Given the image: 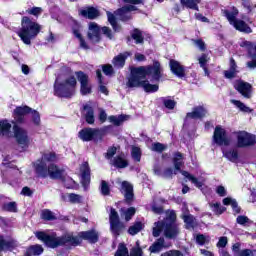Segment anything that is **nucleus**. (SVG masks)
<instances>
[{"mask_svg": "<svg viewBox=\"0 0 256 256\" xmlns=\"http://www.w3.org/2000/svg\"><path fill=\"white\" fill-rule=\"evenodd\" d=\"M150 75L153 81H159L163 77V68L161 63L154 62L152 66L135 68L131 72V76L126 83L127 87H143L146 93H155L159 91V85L151 84L145 80Z\"/></svg>", "mask_w": 256, "mask_h": 256, "instance_id": "f257e3e1", "label": "nucleus"}, {"mask_svg": "<svg viewBox=\"0 0 256 256\" xmlns=\"http://www.w3.org/2000/svg\"><path fill=\"white\" fill-rule=\"evenodd\" d=\"M177 214L174 211H170L166 218L162 221L154 223L152 229L153 237H159L163 233L166 239H177L181 230L179 229V224H177Z\"/></svg>", "mask_w": 256, "mask_h": 256, "instance_id": "f03ea898", "label": "nucleus"}, {"mask_svg": "<svg viewBox=\"0 0 256 256\" xmlns=\"http://www.w3.org/2000/svg\"><path fill=\"white\" fill-rule=\"evenodd\" d=\"M35 236L39 241H42V243H45L47 247H51L52 249L61 245H79V238L71 234L57 237V234L48 235L45 232H36Z\"/></svg>", "mask_w": 256, "mask_h": 256, "instance_id": "7ed1b4c3", "label": "nucleus"}, {"mask_svg": "<svg viewBox=\"0 0 256 256\" xmlns=\"http://www.w3.org/2000/svg\"><path fill=\"white\" fill-rule=\"evenodd\" d=\"M41 25L29 19V17H22L21 29L18 32V37L25 45H31V40L35 39L41 33Z\"/></svg>", "mask_w": 256, "mask_h": 256, "instance_id": "20e7f679", "label": "nucleus"}, {"mask_svg": "<svg viewBox=\"0 0 256 256\" xmlns=\"http://www.w3.org/2000/svg\"><path fill=\"white\" fill-rule=\"evenodd\" d=\"M34 169L38 177H50V179H65V169L60 168L55 164H50L47 166V163L35 162Z\"/></svg>", "mask_w": 256, "mask_h": 256, "instance_id": "39448f33", "label": "nucleus"}, {"mask_svg": "<svg viewBox=\"0 0 256 256\" xmlns=\"http://www.w3.org/2000/svg\"><path fill=\"white\" fill-rule=\"evenodd\" d=\"M77 92V79L70 77L64 82H61V78L57 77L54 83V95L56 97H73Z\"/></svg>", "mask_w": 256, "mask_h": 256, "instance_id": "423d86ee", "label": "nucleus"}, {"mask_svg": "<svg viewBox=\"0 0 256 256\" xmlns=\"http://www.w3.org/2000/svg\"><path fill=\"white\" fill-rule=\"evenodd\" d=\"M173 164H174V175H177V172L180 171L181 174L186 177L191 183H193L196 187H203V183H201L195 176L189 174L187 171H181V167H183V154L181 152H176L174 154L173 158Z\"/></svg>", "mask_w": 256, "mask_h": 256, "instance_id": "0eeeda50", "label": "nucleus"}, {"mask_svg": "<svg viewBox=\"0 0 256 256\" xmlns=\"http://www.w3.org/2000/svg\"><path fill=\"white\" fill-rule=\"evenodd\" d=\"M82 141H101L103 132L97 128H84L78 134Z\"/></svg>", "mask_w": 256, "mask_h": 256, "instance_id": "6e6552de", "label": "nucleus"}, {"mask_svg": "<svg viewBox=\"0 0 256 256\" xmlns=\"http://www.w3.org/2000/svg\"><path fill=\"white\" fill-rule=\"evenodd\" d=\"M13 131L17 143L22 147H29V144L31 143V138H29V132H27L25 128L20 127L17 124L13 126Z\"/></svg>", "mask_w": 256, "mask_h": 256, "instance_id": "1a4fd4ad", "label": "nucleus"}, {"mask_svg": "<svg viewBox=\"0 0 256 256\" xmlns=\"http://www.w3.org/2000/svg\"><path fill=\"white\" fill-rule=\"evenodd\" d=\"M237 145L240 148L253 147L256 144V136L249 132L240 131L236 133Z\"/></svg>", "mask_w": 256, "mask_h": 256, "instance_id": "9d476101", "label": "nucleus"}, {"mask_svg": "<svg viewBox=\"0 0 256 256\" xmlns=\"http://www.w3.org/2000/svg\"><path fill=\"white\" fill-rule=\"evenodd\" d=\"M213 141L216 145L229 147L231 145V138L227 137V131L221 126H216L213 134Z\"/></svg>", "mask_w": 256, "mask_h": 256, "instance_id": "9b49d317", "label": "nucleus"}, {"mask_svg": "<svg viewBox=\"0 0 256 256\" xmlns=\"http://www.w3.org/2000/svg\"><path fill=\"white\" fill-rule=\"evenodd\" d=\"M76 77L81 84V86H80L81 95H83V96L91 95V93H93V86H91L89 84V76H87V74L79 71V72H76Z\"/></svg>", "mask_w": 256, "mask_h": 256, "instance_id": "f8f14e48", "label": "nucleus"}, {"mask_svg": "<svg viewBox=\"0 0 256 256\" xmlns=\"http://www.w3.org/2000/svg\"><path fill=\"white\" fill-rule=\"evenodd\" d=\"M234 88L242 97H245V99H251L253 86H251L250 83L245 82L243 80H236L234 82Z\"/></svg>", "mask_w": 256, "mask_h": 256, "instance_id": "ddd939ff", "label": "nucleus"}, {"mask_svg": "<svg viewBox=\"0 0 256 256\" xmlns=\"http://www.w3.org/2000/svg\"><path fill=\"white\" fill-rule=\"evenodd\" d=\"M132 11H137V7L135 5H126L116 10L114 15H116L120 21H131V19H133L131 15Z\"/></svg>", "mask_w": 256, "mask_h": 256, "instance_id": "4468645a", "label": "nucleus"}, {"mask_svg": "<svg viewBox=\"0 0 256 256\" xmlns=\"http://www.w3.org/2000/svg\"><path fill=\"white\" fill-rule=\"evenodd\" d=\"M88 39L91 43H99L101 41V28L95 22H90L88 27Z\"/></svg>", "mask_w": 256, "mask_h": 256, "instance_id": "2eb2a0df", "label": "nucleus"}, {"mask_svg": "<svg viewBox=\"0 0 256 256\" xmlns=\"http://www.w3.org/2000/svg\"><path fill=\"white\" fill-rule=\"evenodd\" d=\"M32 109L29 106H19L13 112L15 123H25V116L31 113Z\"/></svg>", "mask_w": 256, "mask_h": 256, "instance_id": "dca6fc26", "label": "nucleus"}, {"mask_svg": "<svg viewBox=\"0 0 256 256\" xmlns=\"http://www.w3.org/2000/svg\"><path fill=\"white\" fill-rule=\"evenodd\" d=\"M82 115L84 116L86 123L89 125H93V123H95V111L93 110L92 102H88L83 105Z\"/></svg>", "mask_w": 256, "mask_h": 256, "instance_id": "f3484780", "label": "nucleus"}, {"mask_svg": "<svg viewBox=\"0 0 256 256\" xmlns=\"http://www.w3.org/2000/svg\"><path fill=\"white\" fill-rule=\"evenodd\" d=\"M82 185L84 189H88L91 183V168H89V163L84 162L80 167Z\"/></svg>", "mask_w": 256, "mask_h": 256, "instance_id": "a211bd4d", "label": "nucleus"}, {"mask_svg": "<svg viewBox=\"0 0 256 256\" xmlns=\"http://www.w3.org/2000/svg\"><path fill=\"white\" fill-rule=\"evenodd\" d=\"M240 47H245L249 50L250 53L254 54L252 61L247 62L248 69H256V44L251 43L250 41L244 40L240 43Z\"/></svg>", "mask_w": 256, "mask_h": 256, "instance_id": "6ab92c4d", "label": "nucleus"}, {"mask_svg": "<svg viewBox=\"0 0 256 256\" xmlns=\"http://www.w3.org/2000/svg\"><path fill=\"white\" fill-rule=\"evenodd\" d=\"M207 115V109L203 106H196L192 109V112L186 114L185 121L188 119H203Z\"/></svg>", "mask_w": 256, "mask_h": 256, "instance_id": "aec40b11", "label": "nucleus"}, {"mask_svg": "<svg viewBox=\"0 0 256 256\" xmlns=\"http://www.w3.org/2000/svg\"><path fill=\"white\" fill-rule=\"evenodd\" d=\"M182 211V219L186 224V228L194 229L197 226V219H195L193 215L189 214V210L187 209V207L184 206Z\"/></svg>", "mask_w": 256, "mask_h": 256, "instance_id": "412c9836", "label": "nucleus"}, {"mask_svg": "<svg viewBox=\"0 0 256 256\" xmlns=\"http://www.w3.org/2000/svg\"><path fill=\"white\" fill-rule=\"evenodd\" d=\"M170 71L176 75V77H179L182 79V77H185V67L179 63V61L176 60H170Z\"/></svg>", "mask_w": 256, "mask_h": 256, "instance_id": "4be33fe9", "label": "nucleus"}, {"mask_svg": "<svg viewBox=\"0 0 256 256\" xmlns=\"http://www.w3.org/2000/svg\"><path fill=\"white\" fill-rule=\"evenodd\" d=\"M17 245V241L14 239H5V237L0 236V251H13Z\"/></svg>", "mask_w": 256, "mask_h": 256, "instance_id": "5701e85b", "label": "nucleus"}, {"mask_svg": "<svg viewBox=\"0 0 256 256\" xmlns=\"http://www.w3.org/2000/svg\"><path fill=\"white\" fill-rule=\"evenodd\" d=\"M133 53L131 52H123L117 55L116 57L113 58L112 63L114 67L117 69H121L122 67H125V61H127L128 57H131Z\"/></svg>", "mask_w": 256, "mask_h": 256, "instance_id": "b1692460", "label": "nucleus"}, {"mask_svg": "<svg viewBox=\"0 0 256 256\" xmlns=\"http://www.w3.org/2000/svg\"><path fill=\"white\" fill-rule=\"evenodd\" d=\"M237 73H239L237 62H235V59L230 58L229 69L224 71V77L226 79H235Z\"/></svg>", "mask_w": 256, "mask_h": 256, "instance_id": "393cba45", "label": "nucleus"}, {"mask_svg": "<svg viewBox=\"0 0 256 256\" xmlns=\"http://www.w3.org/2000/svg\"><path fill=\"white\" fill-rule=\"evenodd\" d=\"M110 165L116 167V169H125L129 167V161L125 159V155H118L110 160Z\"/></svg>", "mask_w": 256, "mask_h": 256, "instance_id": "a878e982", "label": "nucleus"}, {"mask_svg": "<svg viewBox=\"0 0 256 256\" xmlns=\"http://www.w3.org/2000/svg\"><path fill=\"white\" fill-rule=\"evenodd\" d=\"M79 237L89 241V243H97L99 241V232L95 230L84 231L79 233Z\"/></svg>", "mask_w": 256, "mask_h": 256, "instance_id": "bb28decb", "label": "nucleus"}, {"mask_svg": "<svg viewBox=\"0 0 256 256\" xmlns=\"http://www.w3.org/2000/svg\"><path fill=\"white\" fill-rule=\"evenodd\" d=\"M79 15H82L86 19H97L99 17V10L94 7H87L79 10Z\"/></svg>", "mask_w": 256, "mask_h": 256, "instance_id": "cd10ccee", "label": "nucleus"}, {"mask_svg": "<svg viewBox=\"0 0 256 256\" xmlns=\"http://www.w3.org/2000/svg\"><path fill=\"white\" fill-rule=\"evenodd\" d=\"M224 17L229 21L230 25H233L237 20V16L239 15V10L236 7H232L230 9L222 10Z\"/></svg>", "mask_w": 256, "mask_h": 256, "instance_id": "c85d7f7f", "label": "nucleus"}, {"mask_svg": "<svg viewBox=\"0 0 256 256\" xmlns=\"http://www.w3.org/2000/svg\"><path fill=\"white\" fill-rule=\"evenodd\" d=\"M122 191H124V197L128 203L133 201V185L129 184V182H122Z\"/></svg>", "mask_w": 256, "mask_h": 256, "instance_id": "c756f323", "label": "nucleus"}, {"mask_svg": "<svg viewBox=\"0 0 256 256\" xmlns=\"http://www.w3.org/2000/svg\"><path fill=\"white\" fill-rule=\"evenodd\" d=\"M55 161H59V156L55 152H48L44 153L36 163H55Z\"/></svg>", "mask_w": 256, "mask_h": 256, "instance_id": "7c9ffc66", "label": "nucleus"}, {"mask_svg": "<svg viewBox=\"0 0 256 256\" xmlns=\"http://www.w3.org/2000/svg\"><path fill=\"white\" fill-rule=\"evenodd\" d=\"M232 251L234 256H253V251L249 249H244L241 251V243H235L232 246Z\"/></svg>", "mask_w": 256, "mask_h": 256, "instance_id": "2f4dec72", "label": "nucleus"}, {"mask_svg": "<svg viewBox=\"0 0 256 256\" xmlns=\"http://www.w3.org/2000/svg\"><path fill=\"white\" fill-rule=\"evenodd\" d=\"M165 247V238H158L150 247V253H160Z\"/></svg>", "mask_w": 256, "mask_h": 256, "instance_id": "473e14b6", "label": "nucleus"}, {"mask_svg": "<svg viewBox=\"0 0 256 256\" xmlns=\"http://www.w3.org/2000/svg\"><path fill=\"white\" fill-rule=\"evenodd\" d=\"M11 135V123L8 120L0 121V136L10 137Z\"/></svg>", "mask_w": 256, "mask_h": 256, "instance_id": "72a5a7b5", "label": "nucleus"}, {"mask_svg": "<svg viewBox=\"0 0 256 256\" xmlns=\"http://www.w3.org/2000/svg\"><path fill=\"white\" fill-rule=\"evenodd\" d=\"M233 27L237 29V31H241L242 33H252L251 27L245 23L243 20H236L233 24Z\"/></svg>", "mask_w": 256, "mask_h": 256, "instance_id": "f704fd0d", "label": "nucleus"}, {"mask_svg": "<svg viewBox=\"0 0 256 256\" xmlns=\"http://www.w3.org/2000/svg\"><path fill=\"white\" fill-rule=\"evenodd\" d=\"M123 229H125V224L122 222H113L110 224V231L114 237H119L123 232Z\"/></svg>", "mask_w": 256, "mask_h": 256, "instance_id": "c9c22d12", "label": "nucleus"}, {"mask_svg": "<svg viewBox=\"0 0 256 256\" xmlns=\"http://www.w3.org/2000/svg\"><path fill=\"white\" fill-rule=\"evenodd\" d=\"M223 156L228 159V161H231L232 163H235L237 159H239V152L235 149L233 150H222Z\"/></svg>", "mask_w": 256, "mask_h": 256, "instance_id": "e433bc0d", "label": "nucleus"}, {"mask_svg": "<svg viewBox=\"0 0 256 256\" xmlns=\"http://www.w3.org/2000/svg\"><path fill=\"white\" fill-rule=\"evenodd\" d=\"M155 175H159L160 177H164V179H172L173 175H175V169L173 168H166L164 169L163 173L157 168L154 169Z\"/></svg>", "mask_w": 256, "mask_h": 256, "instance_id": "4c0bfd02", "label": "nucleus"}, {"mask_svg": "<svg viewBox=\"0 0 256 256\" xmlns=\"http://www.w3.org/2000/svg\"><path fill=\"white\" fill-rule=\"evenodd\" d=\"M43 253V246L42 245H32L26 250L27 256H35L41 255Z\"/></svg>", "mask_w": 256, "mask_h": 256, "instance_id": "58836bf2", "label": "nucleus"}, {"mask_svg": "<svg viewBox=\"0 0 256 256\" xmlns=\"http://www.w3.org/2000/svg\"><path fill=\"white\" fill-rule=\"evenodd\" d=\"M129 119V116L127 115H119V116H109L108 121L110 123H113V125H116V127H119L123 123V121H127Z\"/></svg>", "mask_w": 256, "mask_h": 256, "instance_id": "ea45409f", "label": "nucleus"}, {"mask_svg": "<svg viewBox=\"0 0 256 256\" xmlns=\"http://www.w3.org/2000/svg\"><path fill=\"white\" fill-rule=\"evenodd\" d=\"M96 75H97L98 83L100 84L99 91L104 95H109V90L107 89V86L103 85V75L101 74V70H96Z\"/></svg>", "mask_w": 256, "mask_h": 256, "instance_id": "a19ab883", "label": "nucleus"}, {"mask_svg": "<svg viewBox=\"0 0 256 256\" xmlns=\"http://www.w3.org/2000/svg\"><path fill=\"white\" fill-rule=\"evenodd\" d=\"M223 204L224 205H231L233 211H235V213H240L241 212V208H239L237 201L233 198H224L223 199Z\"/></svg>", "mask_w": 256, "mask_h": 256, "instance_id": "79ce46f5", "label": "nucleus"}, {"mask_svg": "<svg viewBox=\"0 0 256 256\" xmlns=\"http://www.w3.org/2000/svg\"><path fill=\"white\" fill-rule=\"evenodd\" d=\"M231 103L233 105H235V107H237V109L242 111V113H251V111H253L251 108H249L248 106H246L243 102H241L239 100H231Z\"/></svg>", "mask_w": 256, "mask_h": 256, "instance_id": "37998d69", "label": "nucleus"}, {"mask_svg": "<svg viewBox=\"0 0 256 256\" xmlns=\"http://www.w3.org/2000/svg\"><path fill=\"white\" fill-rule=\"evenodd\" d=\"M181 5L187 7V9H194L195 11H199V3L195 0H180Z\"/></svg>", "mask_w": 256, "mask_h": 256, "instance_id": "c03bdc74", "label": "nucleus"}, {"mask_svg": "<svg viewBox=\"0 0 256 256\" xmlns=\"http://www.w3.org/2000/svg\"><path fill=\"white\" fill-rule=\"evenodd\" d=\"M41 219L44 221H55L57 217L55 216V213L51 212V210L45 209L41 213Z\"/></svg>", "mask_w": 256, "mask_h": 256, "instance_id": "a18cd8bd", "label": "nucleus"}, {"mask_svg": "<svg viewBox=\"0 0 256 256\" xmlns=\"http://www.w3.org/2000/svg\"><path fill=\"white\" fill-rule=\"evenodd\" d=\"M107 17L110 25L113 27L114 31H120L121 27L117 25V19L115 18V14L111 12H107Z\"/></svg>", "mask_w": 256, "mask_h": 256, "instance_id": "49530a36", "label": "nucleus"}, {"mask_svg": "<svg viewBox=\"0 0 256 256\" xmlns=\"http://www.w3.org/2000/svg\"><path fill=\"white\" fill-rule=\"evenodd\" d=\"M210 207L212 211L215 213V215H221L227 211V208L221 206L220 203H210Z\"/></svg>", "mask_w": 256, "mask_h": 256, "instance_id": "de8ad7c7", "label": "nucleus"}, {"mask_svg": "<svg viewBox=\"0 0 256 256\" xmlns=\"http://www.w3.org/2000/svg\"><path fill=\"white\" fill-rule=\"evenodd\" d=\"M3 211H8L9 213H17V203L16 202H8L3 204Z\"/></svg>", "mask_w": 256, "mask_h": 256, "instance_id": "09e8293b", "label": "nucleus"}, {"mask_svg": "<svg viewBox=\"0 0 256 256\" xmlns=\"http://www.w3.org/2000/svg\"><path fill=\"white\" fill-rule=\"evenodd\" d=\"M122 215L125 217V221H131L133 215H135L136 210L134 207H130L127 210L121 209Z\"/></svg>", "mask_w": 256, "mask_h": 256, "instance_id": "8fccbe9b", "label": "nucleus"}, {"mask_svg": "<svg viewBox=\"0 0 256 256\" xmlns=\"http://www.w3.org/2000/svg\"><path fill=\"white\" fill-rule=\"evenodd\" d=\"M131 157L137 163H139L141 161V148H139L137 146H132Z\"/></svg>", "mask_w": 256, "mask_h": 256, "instance_id": "3c124183", "label": "nucleus"}, {"mask_svg": "<svg viewBox=\"0 0 256 256\" xmlns=\"http://www.w3.org/2000/svg\"><path fill=\"white\" fill-rule=\"evenodd\" d=\"M143 229V224L141 222H137L134 225L130 226L128 229L129 235H137Z\"/></svg>", "mask_w": 256, "mask_h": 256, "instance_id": "603ef678", "label": "nucleus"}, {"mask_svg": "<svg viewBox=\"0 0 256 256\" xmlns=\"http://www.w3.org/2000/svg\"><path fill=\"white\" fill-rule=\"evenodd\" d=\"M114 256H129V249L125 244L120 243Z\"/></svg>", "mask_w": 256, "mask_h": 256, "instance_id": "864d4df0", "label": "nucleus"}, {"mask_svg": "<svg viewBox=\"0 0 256 256\" xmlns=\"http://www.w3.org/2000/svg\"><path fill=\"white\" fill-rule=\"evenodd\" d=\"M236 223H238V225L247 226L251 225L253 221H251V219L245 215H240L236 218Z\"/></svg>", "mask_w": 256, "mask_h": 256, "instance_id": "5fc2aeb1", "label": "nucleus"}, {"mask_svg": "<svg viewBox=\"0 0 256 256\" xmlns=\"http://www.w3.org/2000/svg\"><path fill=\"white\" fill-rule=\"evenodd\" d=\"M100 192L104 196H108L111 194V189L109 188V184L107 183V181H105V180L101 181Z\"/></svg>", "mask_w": 256, "mask_h": 256, "instance_id": "6e6d98bb", "label": "nucleus"}, {"mask_svg": "<svg viewBox=\"0 0 256 256\" xmlns=\"http://www.w3.org/2000/svg\"><path fill=\"white\" fill-rule=\"evenodd\" d=\"M132 39L136 42L137 45L143 44V34H141V31L138 29H135L134 32L132 33Z\"/></svg>", "mask_w": 256, "mask_h": 256, "instance_id": "4d7b16f0", "label": "nucleus"}, {"mask_svg": "<svg viewBox=\"0 0 256 256\" xmlns=\"http://www.w3.org/2000/svg\"><path fill=\"white\" fill-rule=\"evenodd\" d=\"M109 221L111 223H119V213H117V210L114 208L110 209V214H109Z\"/></svg>", "mask_w": 256, "mask_h": 256, "instance_id": "13d9d810", "label": "nucleus"}, {"mask_svg": "<svg viewBox=\"0 0 256 256\" xmlns=\"http://www.w3.org/2000/svg\"><path fill=\"white\" fill-rule=\"evenodd\" d=\"M62 181H64V186L66 189H73V187H75V180L67 176V174H65V177L62 179Z\"/></svg>", "mask_w": 256, "mask_h": 256, "instance_id": "bf43d9fd", "label": "nucleus"}, {"mask_svg": "<svg viewBox=\"0 0 256 256\" xmlns=\"http://www.w3.org/2000/svg\"><path fill=\"white\" fill-rule=\"evenodd\" d=\"M74 35H75V37H77V39H79L80 47L82 49H89V45H87V42H85L83 37H81V33L79 32V30H74Z\"/></svg>", "mask_w": 256, "mask_h": 256, "instance_id": "052dcab7", "label": "nucleus"}, {"mask_svg": "<svg viewBox=\"0 0 256 256\" xmlns=\"http://www.w3.org/2000/svg\"><path fill=\"white\" fill-rule=\"evenodd\" d=\"M26 13H28V15H34V17H38V15H41V13H43V9L41 7H33L27 9Z\"/></svg>", "mask_w": 256, "mask_h": 256, "instance_id": "680f3d73", "label": "nucleus"}, {"mask_svg": "<svg viewBox=\"0 0 256 256\" xmlns=\"http://www.w3.org/2000/svg\"><path fill=\"white\" fill-rule=\"evenodd\" d=\"M68 199L70 203H81L83 201V196L79 194H69Z\"/></svg>", "mask_w": 256, "mask_h": 256, "instance_id": "e2e57ef3", "label": "nucleus"}, {"mask_svg": "<svg viewBox=\"0 0 256 256\" xmlns=\"http://www.w3.org/2000/svg\"><path fill=\"white\" fill-rule=\"evenodd\" d=\"M210 239L211 238L209 236H205L203 234H198L196 236V242L198 243V245H205V243H208Z\"/></svg>", "mask_w": 256, "mask_h": 256, "instance_id": "0e129e2a", "label": "nucleus"}, {"mask_svg": "<svg viewBox=\"0 0 256 256\" xmlns=\"http://www.w3.org/2000/svg\"><path fill=\"white\" fill-rule=\"evenodd\" d=\"M153 151H156L157 153H163V151H165V149H167V146H165L162 143H153L152 144V148Z\"/></svg>", "mask_w": 256, "mask_h": 256, "instance_id": "69168bd1", "label": "nucleus"}, {"mask_svg": "<svg viewBox=\"0 0 256 256\" xmlns=\"http://www.w3.org/2000/svg\"><path fill=\"white\" fill-rule=\"evenodd\" d=\"M200 67H206L209 62V56L207 54H202L201 57L198 58Z\"/></svg>", "mask_w": 256, "mask_h": 256, "instance_id": "338daca9", "label": "nucleus"}, {"mask_svg": "<svg viewBox=\"0 0 256 256\" xmlns=\"http://www.w3.org/2000/svg\"><path fill=\"white\" fill-rule=\"evenodd\" d=\"M161 256H185V255H183V253H181V251L170 250V251L162 254Z\"/></svg>", "mask_w": 256, "mask_h": 256, "instance_id": "774afa93", "label": "nucleus"}]
</instances>
